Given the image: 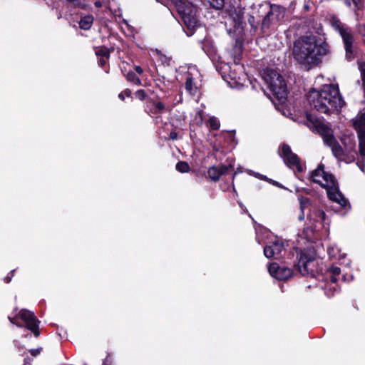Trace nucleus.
Here are the masks:
<instances>
[{
  "instance_id": "1",
  "label": "nucleus",
  "mask_w": 365,
  "mask_h": 365,
  "mask_svg": "<svg viewBox=\"0 0 365 365\" xmlns=\"http://www.w3.org/2000/svg\"><path fill=\"white\" fill-rule=\"evenodd\" d=\"M328 51V44L319 42L314 35L302 36L293 43L294 58L307 69L318 65Z\"/></svg>"
},
{
  "instance_id": "2",
  "label": "nucleus",
  "mask_w": 365,
  "mask_h": 365,
  "mask_svg": "<svg viewBox=\"0 0 365 365\" xmlns=\"http://www.w3.org/2000/svg\"><path fill=\"white\" fill-rule=\"evenodd\" d=\"M307 99L312 109L327 115L340 111L345 104L339 86L334 84L324 85L319 90L312 89Z\"/></svg>"
},
{
  "instance_id": "3",
  "label": "nucleus",
  "mask_w": 365,
  "mask_h": 365,
  "mask_svg": "<svg viewBox=\"0 0 365 365\" xmlns=\"http://www.w3.org/2000/svg\"><path fill=\"white\" fill-rule=\"evenodd\" d=\"M252 10L254 11L255 17L262 21L263 31L269 29L271 24L283 18L284 13L283 7L267 1L252 7Z\"/></svg>"
},
{
  "instance_id": "4",
  "label": "nucleus",
  "mask_w": 365,
  "mask_h": 365,
  "mask_svg": "<svg viewBox=\"0 0 365 365\" xmlns=\"http://www.w3.org/2000/svg\"><path fill=\"white\" fill-rule=\"evenodd\" d=\"M246 9L245 8H232L229 11V21L233 24L232 28H227V34L237 42L244 36Z\"/></svg>"
},
{
  "instance_id": "5",
  "label": "nucleus",
  "mask_w": 365,
  "mask_h": 365,
  "mask_svg": "<svg viewBox=\"0 0 365 365\" xmlns=\"http://www.w3.org/2000/svg\"><path fill=\"white\" fill-rule=\"evenodd\" d=\"M331 26L342 38L346 51V58L349 61L354 59L356 56V51L353 46L354 36L351 29L336 18L332 19Z\"/></svg>"
},
{
  "instance_id": "6",
  "label": "nucleus",
  "mask_w": 365,
  "mask_h": 365,
  "mask_svg": "<svg viewBox=\"0 0 365 365\" xmlns=\"http://www.w3.org/2000/svg\"><path fill=\"white\" fill-rule=\"evenodd\" d=\"M263 78L269 90L279 100L286 98L287 85L282 76L277 71L269 69L264 72Z\"/></svg>"
},
{
  "instance_id": "7",
  "label": "nucleus",
  "mask_w": 365,
  "mask_h": 365,
  "mask_svg": "<svg viewBox=\"0 0 365 365\" xmlns=\"http://www.w3.org/2000/svg\"><path fill=\"white\" fill-rule=\"evenodd\" d=\"M316 259L313 252L304 250L300 252L297 267L302 275L314 276L315 273Z\"/></svg>"
},
{
  "instance_id": "8",
  "label": "nucleus",
  "mask_w": 365,
  "mask_h": 365,
  "mask_svg": "<svg viewBox=\"0 0 365 365\" xmlns=\"http://www.w3.org/2000/svg\"><path fill=\"white\" fill-rule=\"evenodd\" d=\"M280 156L283 158L284 163L291 169L302 173L304 166L300 162L299 158L294 153L289 145L283 144L281 147Z\"/></svg>"
},
{
  "instance_id": "9",
  "label": "nucleus",
  "mask_w": 365,
  "mask_h": 365,
  "mask_svg": "<svg viewBox=\"0 0 365 365\" xmlns=\"http://www.w3.org/2000/svg\"><path fill=\"white\" fill-rule=\"evenodd\" d=\"M352 124L358 134L360 154L365 156V112L359 113L352 120Z\"/></svg>"
},
{
  "instance_id": "10",
  "label": "nucleus",
  "mask_w": 365,
  "mask_h": 365,
  "mask_svg": "<svg viewBox=\"0 0 365 365\" xmlns=\"http://www.w3.org/2000/svg\"><path fill=\"white\" fill-rule=\"evenodd\" d=\"M311 178L314 182L319 184L322 187H326L336 180L334 175L324 171V165L323 164H319L312 172Z\"/></svg>"
},
{
  "instance_id": "11",
  "label": "nucleus",
  "mask_w": 365,
  "mask_h": 365,
  "mask_svg": "<svg viewBox=\"0 0 365 365\" xmlns=\"http://www.w3.org/2000/svg\"><path fill=\"white\" fill-rule=\"evenodd\" d=\"M19 316L26 323L27 329L31 331L36 337H38L40 335L39 322L34 314L27 309H22L19 312Z\"/></svg>"
},
{
  "instance_id": "12",
  "label": "nucleus",
  "mask_w": 365,
  "mask_h": 365,
  "mask_svg": "<svg viewBox=\"0 0 365 365\" xmlns=\"http://www.w3.org/2000/svg\"><path fill=\"white\" fill-rule=\"evenodd\" d=\"M325 188L327 189V195L330 200L338 203L343 207H346L349 202L339 191L338 183L336 180Z\"/></svg>"
},
{
  "instance_id": "13",
  "label": "nucleus",
  "mask_w": 365,
  "mask_h": 365,
  "mask_svg": "<svg viewBox=\"0 0 365 365\" xmlns=\"http://www.w3.org/2000/svg\"><path fill=\"white\" fill-rule=\"evenodd\" d=\"M270 275L279 280L285 281L293 274V270L285 266H279L277 263H272L269 267Z\"/></svg>"
},
{
  "instance_id": "14",
  "label": "nucleus",
  "mask_w": 365,
  "mask_h": 365,
  "mask_svg": "<svg viewBox=\"0 0 365 365\" xmlns=\"http://www.w3.org/2000/svg\"><path fill=\"white\" fill-rule=\"evenodd\" d=\"M285 250V244L281 240H276L264 248V255L267 258H279Z\"/></svg>"
},
{
  "instance_id": "15",
  "label": "nucleus",
  "mask_w": 365,
  "mask_h": 365,
  "mask_svg": "<svg viewBox=\"0 0 365 365\" xmlns=\"http://www.w3.org/2000/svg\"><path fill=\"white\" fill-rule=\"evenodd\" d=\"M162 4L175 6L180 18L182 17V11L186 14H190V11H197V8L192 4L182 0H162Z\"/></svg>"
},
{
  "instance_id": "16",
  "label": "nucleus",
  "mask_w": 365,
  "mask_h": 365,
  "mask_svg": "<svg viewBox=\"0 0 365 365\" xmlns=\"http://www.w3.org/2000/svg\"><path fill=\"white\" fill-rule=\"evenodd\" d=\"M327 145L330 148L332 155L337 159V160L349 162L352 160L349 154L345 152V150L338 142L336 138Z\"/></svg>"
},
{
  "instance_id": "17",
  "label": "nucleus",
  "mask_w": 365,
  "mask_h": 365,
  "mask_svg": "<svg viewBox=\"0 0 365 365\" xmlns=\"http://www.w3.org/2000/svg\"><path fill=\"white\" fill-rule=\"evenodd\" d=\"M232 168L231 165H213L209 168L207 175L212 181L217 182L222 175L227 174Z\"/></svg>"
},
{
  "instance_id": "18",
  "label": "nucleus",
  "mask_w": 365,
  "mask_h": 365,
  "mask_svg": "<svg viewBox=\"0 0 365 365\" xmlns=\"http://www.w3.org/2000/svg\"><path fill=\"white\" fill-rule=\"evenodd\" d=\"M317 128L318 133L322 137L325 145H327L329 142L335 138L333 130L327 125L324 123H320L317 125Z\"/></svg>"
},
{
  "instance_id": "19",
  "label": "nucleus",
  "mask_w": 365,
  "mask_h": 365,
  "mask_svg": "<svg viewBox=\"0 0 365 365\" xmlns=\"http://www.w3.org/2000/svg\"><path fill=\"white\" fill-rule=\"evenodd\" d=\"M340 141L341 145L345 150V152H346L351 159H353L354 156L352 155V152L354 150L356 146L354 138L347 135H343L341 137Z\"/></svg>"
},
{
  "instance_id": "20",
  "label": "nucleus",
  "mask_w": 365,
  "mask_h": 365,
  "mask_svg": "<svg viewBox=\"0 0 365 365\" xmlns=\"http://www.w3.org/2000/svg\"><path fill=\"white\" fill-rule=\"evenodd\" d=\"M197 11H190V14H185L182 11V17L181 18L187 29H194L197 24Z\"/></svg>"
},
{
  "instance_id": "21",
  "label": "nucleus",
  "mask_w": 365,
  "mask_h": 365,
  "mask_svg": "<svg viewBox=\"0 0 365 365\" xmlns=\"http://www.w3.org/2000/svg\"><path fill=\"white\" fill-rule=\"evenodd\" d=\"M147 108L148 109V113L159 114L165 110V106L162 102L149 101L147 102Z\"/></svg>"
},
{
  "instance_id": "22",
  "label": "nucleus",
  "mask_w": 365,
  "mask_h": 365,
  "mask_svg": "<svg viewBox=\"0 0 365 365\" xmlns=\"http://www.w3.org/2000/svg\"><path fill=\"white\" fill-rule=\"evenodd\" d=\"M245 17H248V22L251 27L255 30H256L259 25L262 26V21L259 19L255 17L254 11L252 9L250 12L246 11Z\"/></svg>"
},
{
  "instance_id": "23",
  "label": "nucleus",
  "mask_w": 365,
  "mask_h": 365,
  "mask_svg": "<svg viewBox=\"0 0 365 365\" xmlns=\"http://www.w3.org/2000/svg\"><path fill=\"white\" fill-rule=\"evenodd\" d=\"M185 89L187 92H189L191 95H195L197 93V86H195L193 78L191 73H188L186 77L185 81Z\"/></svg>"
},
{
  "instance_id": "24",
  "label": "nucleus",
  "mask_w": 365,
  "mask_h": 365,
  "mask_svg": "<svg viewBox=\"0 0 365 365\" xmlns=\"http://www.w3.org/2000/svg\"><path fill=\"white\" fill-rule=\"evenodd\" d=\"M325 213L322 210L314 209L309 214V217L314 222H323L325 220Z\"/></svg>"
},
{
  "instance_id": "25",
  "label": "nucleus",
  "mask_w": 365,
  "mask_h": 365,
  "mask_svg": "<svg viewBox=\"0 0 365 365\" xmlns=\"http://www.w3.org/2000/svg\"><path fill=\"white\" fill-rule=\"evenodd\" d=\"M93 23V17L92 16H86L81 19L79 21V27L83 30H88Z\"/></svg>"
},
{
  "instance_id": "26",
  "label": "nucleus",
  "mask_w": 365,
  "mask_h": 365,
  "mask_svg": "<svg viewBox=\"0 0 365 365\" xmlns=\"http://www.w3.org/2000/svg\"><path fill=\"white\" fill-rule=\"evenodd\" d=\"M330 273V280L331 283H336L339 279L341 275V269L339 267H331L328 269Z\"/></svg>"
},
{
  "instance_id": "27",
  "label": "nucleus",
  "mask_w": 365,
  "mask_h": 365,
  "mask_svg": "<svg viewBox=\"0 0 365 365\" xmlns=\"http://www.w3.org/2000/svg\"><path fill=\"white\" fill-rule=\"evenodd\" d=\"M125 78L127 81L133 83L136 86H140L142 83L140 79L132 71L128 72V73L125 75Z\"/></svg>"
},
{
  "instance_id": "28",
  "label": "nucleus",
  "mask_w": 365,
  "mask_h": 365,
  "mask_svg": "<svg viewBox=\"0 0 365 365\" xmlns=\"http://www.w3.org/2000/svg\"><path fill=\"white\" fill-rule=\"evenodd\" d=\"M95 53L96 56H101V58L105 57L106 58H108L110 56L109 51L106 47H98L96 48Z\"/></svg>"
},
{
  "instance_id": "29",
  "label": "nucleus",
  "mask_w": 365,
  "mask_h": 365,
  "mask_svg": "<svg viewBox=\"0 0 365 365\" xmlns=\"http://www.w3.org/2000/svg\"><path fill=\"white\" fill-rule=\"evenodd\" d=\"M176 170L180 173H187L190 170V166L185 161H180L176 164Z\"/></svg>"
},
{
  "instance_id": "30",
  "label": "nucleus",
  "mask_w": 365,
  "mask_h": 365,
  "mask_svg": "<svg viewBox=\"0 0 365 365\" xmlns=\"http://www.w3.org/2000/svg\"><path fill=\"white\" fill-rule=\"evenodd\" d=\"M210 6L215 9H221L225 5V0H207Z\"/></svg>"
},
{
  "instance_id": "31",
  "label": "nucleus",
  "mask_w": 365,
  "mask_h": 365,
  "mask_svg": "<svg viewBox=\"0 0 365 365\" xmlns=\"http://www.w3.org/2000/svg\"><path fill=\"white\" fill-rule=\"evenodd\" d=\"M299 204H300V210L301 212H303L306 207H307L311 202V200L309 198L301 197L299 198Z\"/></svg>"
},
{
  "instance_id": "32",
  "label": "nucleus",
  "mask_w": 365,
  "mask_h": 365,
  "mask_svg": "<svg viewBox=\"0 0 365 365\" xmlns=\"http://www.w3.org/2000/svg\"><path fill=\"white\" fill-rule=\"evenodd\" d=\"M209 124H210V128L212 130L219 129L220 125L219 120L216 118H214V117H212L209 119Z\"/></svg>"
},
{
  "instance_id": "33",
  "label": "nucleus",
  "mask_w": 365,
  "mask_h": 365,
  "mask_svg": "<svg viewBox=\"0 0 365 365\" xmlns=\"http://www.w3.org/2000/svg\"><path fill=\"white\" fill-rule=\"evenodd\" d=\"M68 4H69L70 6L74 7V8H83L84 4L81 1V0H66Z\"/></svg>"
},
{
  "instance_id": "34",
  "label": "nucleus",
  "mask_w": 365,
  "mask_h": 365,
  "mask_svg": "<svg viewBox=\"0 0 365 365\" xmlns=\"http://www.w3.org/2000/svg\"><path fill=\"white\" fill-rule=\"evenodd\" d=\"M135 95L140 101H144L147 97L146 92L143 89L138 90Z\"/></svg>"
},
{
  "instance_id": "35",
  "label": "nucleus",
  "mask_w": 365,
  "mask_h": 365,
  "mask_svg": "<svg viewBox=\"0 0 365 365\" xmlns=\"http://www.w3.org/2000/svg\"><path fill=\"white\" fill-rule=\"evenodd\" d=\"M42 350V348L41 347H38L37 349H31L29 350V352L30 354L33 356H38V354H40L41 351Z\"/></svg>"
},
{
  "instance_id": "36",
  "label": "nucleus",
  "mask_w": 365,
  "mask_h": 365,
  "mask_svg": "<svg viewBox=\"0 0 365 365\" xmlns=\"http://www.w3.org/2000/svg\"><path fill=\"white\" fill-rule=\"evenodd\" d=\"M15 270H12L8 274L7 276L4 278V282L6 283H9L12 279V277H14V272Z\"/></svg>"
},
{
  "instance_id": "37",
  "label": "nucleus",
  "mask_w": 365,
  "mask_h": 365,
  "mask_svg": "<svg viewBox=\"0 0 365 365\" xmlns=\"http://www.w3.org/2000/svg\"><path fill=\"white\" fill-rule=\"evenodd\" d=\"M267 181H269L273 185L277 186V187H281V188L282 187V185L279 182H277L275 180H273L272 179H267Z\"/></svg>"
},
{
  "instance_id": "38",
  "label": "nucleus",
  "mask_w": 365,
  "mask_h": 365,
  "mask_svg": "<svg viewBox=\"0 0 365 365\" xmlns=\"http://www.w3.org/2000/svg\"><path fill=\"white\" fill-rule=\"evenodd\" d=\"M170 138L175 140L178 138V133L175 131H172L170 133Z\"/></svg>"
},
{
  "instance_id": "39",
  "label": "nucleus",
  "mask_w": 365,
  "mask_h": 365,
  "mask_svg": "<svg viewBox=\"0 0 365 365\" xmlns=\"http://www.w3.org/2000/svg\"><path fill=\"white\" fill-rule=\"evenodd\" d=\"M351 2H353L355 5H357L356 0H344V3L348 6H351Z\"/></svg>"
},
{
  "instance_id": "40",
  "label": "nucleus",
  "mask_w": 365,
  "mask_h": 365,
  "mask_svg": "<svg viewBox=\"0 0 365 365\" xmlns=\"http://www.w3.org/2000/svg\"><path fill=\"white\" fill-rule=\"evenodd\" d=\"M9 320L11 322V323L14 324H16V326L19 327H21L22 325L21 324H18L17 322H15V319L14 318H12L11 317H8Z\"/></svg>"
},
{
  "instance_id": "41",
  "label": "nucleus",
  "mask_w": 365,
  "mask_h": 365,
  "mask_svg": "<svg viewBox=\"0 0 365 365\" xmlns=\"http://www.w3.org/2000/svg\"><path fill=\"white\" fill-rule=\"evenodd\" d=\"M135 71L138 74H141V73H143V70L142 69V68H141L140 66H135Z\"/></svg>"
},
{
  "instance_id": "42",
  "label": "nucleus",
  "mask_w": 365,
  "mask_h": 365,
  "mask_svg": "<svg viewBox=\"0 0 365 365\" xmlns=\"http://www.w3.org/2000/svg\"><path fill=\"white\" fill-rule=\"evenodd\" d=\"M106 58L105 57L101 58L99 60V65L103 66L106 63Z\"/></svg>"
},
{
  "instance_id": "43",
  "label": "nucleus",
  "mask_w": 365,
  "mask_h": 365,
  "mask_svg": "<svg viewBox=\"0 0 365 365\" xmlns=\"http://www.w3.org/2000/svg\"><path fill=\"white\" fill-rule=\"evenodd\" d=\"M131 91L129 88H126L123 91V94L125 95L128 97H130L131 96Z\"/></svg>"
},
{
  "instance_id": "44",
  "label": "nucleus",
  "mask_w": 365,
  "mask_h": 365,
  "mask_svg": "<svg viewBox=\"0 0 365 365\" xmlns=\"http://www.w3.org/2000/svg\"><path fill=\"white\" fill-rule=\"evenodd\" d=\"M118 98L121 100V101H124L125 100V97H124V94H123V91L120 93L118 94Z\"/></svg>"
},
{
  "instance_id": "45",
  "label": "nucleus",
  "mask_w": 365,
  "mask_h": 365,
  "mask_svg": "<svg viewBox=\"0 0 365 365\" xmlns=\"http://www.w3.org/2000/svg\"><path fill=\"white\" fill-rule=\"evenodd\" d=\"M304 219V211L303 212H301V214L299 215V220L300 221L303 220Z\"/></svg>"
},
{
  "instance_id": "46",
  "label": "nucleus",
  "mask_w": 365,
  "mask_h": 365,
  "mask_svg": "<svg viewBox=\"0 0 365 365\" xmlns=\"http://www.w3.org/2000/svg\"><path fill=\"white\" fill-rule=\"evenodd\" d=\"M95 6H96V7H101V3L100 1H96V2L95 3Z\"/></svg>"
},
{
  "instance_id": "47",
  "label": "nucleus",
  "mask_w": 365,
  "mask_h": 365,
  "mask_svg": "<svg viewBox=\"0 0 365 365\" xmlns=\"http://www.w3.org/2000/svg\"><path fill=\"white\" fill-rule=\"evenodd\" d=\"M325 294H326L329 297H330L331 296H332V295H333V293H332V292H330V293H329V292H328V291H327V290L325 291Z\"/></svg>"
},
{
  "instance_id": "48",
  "label": "nucleus",
  "mask_w": 365,
  "mask_h": 365,
  "mask_svg": "<svg viewBox=\"0 0 365 365\" xmlns=\"http://www.w3.org/2000/svg\"><path fill=\"white\" fill-rule=\"evenodd\" d=\"M102 365H109V364H108L107 359H105V360L103 361V362Z\"/></svg>"
},
{
  "instance_id": "49",
  "label": "nucleus",
  "mask_w": 365,
  "mask_h": 365,
  "mask_svg": "<svg viewBox=\"0 0 365 365\" xmlns=\"http://www.w3.org/2000/svg\"><path fill=\"white\" fill-rule=\"evenodd\" d=\"M364 165H362L361 166H360V169H361L362 171H364Z\"/></svg>"
},
{
  "instance_id": "50",
  "label": "nucleus",
  "mask_w": 365,
  "mask_h": 365,
  "mask_svg": "<svg viewBox=\"0 0 365 365\" xmlns=\"http://www.w3.org/2000/svg\"><path fill=\"white\" fill-rule=\"evenodd\" d=\"M331 289H332V288H331V287H329V291L331 292ZM333 289L335 291V290H336V288H335V287H333Z\"/></svg>"
},
{
  "instance_id": "51",
  "label": "nucleus",
  "mask_w": 365,
  "mask_h": 365,
  "mask_svg": "<svg viewBox=\"0 0 365 365\" xmlns=\"http://www.w3.org/2000/svg\"><path fill=\"white\" fill-rule=\"evenodd\" d=\"M341 279H342V280H345V279H344V276H341Z\"/></svg>"
},
{
  "instance_id": "52",
  "label": "nucleus",
  "mask_w": 365,
  "mask_h": 365,
  "mask_svg": "<svg viewBox=\"0 0 365 365\" xmlns=\"http://www.w3.org/2000/svg\"><path fill=\"white\" fill-rule=\"evenodd\" d=\"M157 1H160V2H161V3H162V0H157Z\"/></svg>"
}]
</instances>
